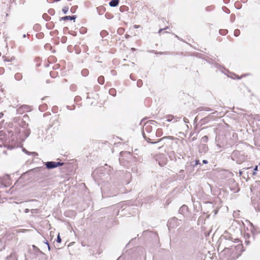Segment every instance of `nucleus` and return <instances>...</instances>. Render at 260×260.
I'll use <instances>...</instances> for the list:
<instances>
[{"label": "nucleus", "instance_id": "obj_9", "mask_svg": "<svg viewBox=\"0 0 260 260\" xmlns=\"http://www.w3.org/2000/svg\"><path fill=\"white\" fill-rule=\"evenodd\" d=\"M98 81L100 84H103L105 82L104 77L103 76H100L98 79Z\"/></svg>", "mask_w": 260, "mask_h": 260}, {"label": "nucleus", "instance_id": "obj_6", "mask_svg": "<svg viewBox=\"0 0 260 260\" xmlns=\"http://www.w3.org/2000/svg\"><path fill=\"white\" fill-rule=\"evenodd\" d=\"M131 156V154L129 153V152H122L121 153V157L119 158L120 159V161H122L123 158H122L123 156Z\"/></svg>", "mask_w": 260, "mask_h": 260}, {"label": "nucleus", "instance_id": "obj_14", "mask_svg": "<svg viewBox=\"0 0 260 260\" xmlns=\"http://www.w3.org/2000/svg\"><path fill=\"white\" fill-rule=\"evenodd\" d=\"M240 34V30L239 29H236L234 31V35L235 36H238Z\"/></svg>", "mask_w": 260, "mask_h": 260}, {"label": "nucleus", "instance_id": "obj_4", "mask_svg": "<svg viewBox=\"0 0 260 260\" xmlns=\"http://www.w3.org/2000/svg\"><path fill=\"white\" fill-rule=\"evenodd\" d=\"M75 18H76V17L75 16H66L61 18V19L63 20L64 21H67L68 20H74V19H75Z\"/></svg>", "mask_w": 260, "mask_h": 260}, {"label": "nucleus", "instance_id": "obj_24", "mask_svg": "<svg viewBox=\"0 0 260 260\" xmlns=\"http://www.w3.org/2000/svg\"><path fill=\"white\" fill-rule=\"evenodd\" d=\"M3 92V90L2 88V87L0 86V93Z\"/></svg>", "mask_w": 260, "mask_h": 260}, {"label": "nucleus", "instance_id": "obj_13", "mask_svg": "<svg viewBox=\"0 0 260 260\" xmlns=\"http://www.w3.org/2000/svg\"><path fill=\"white\" fill-rule=\"evenodd\" d=\"M162 133V129L160 128L157 129L156 131V135L157 136H161V134Z\"/></svg>", "mask_w": 260, "mask_h": 260}, {"label": "nucleus", "instance_id": "obj_12", "mask_svg": "<svg viewBox=\"0 0 260 260\" xmlns=\"http://www.w3.org/2000/svg\"><path fill=\"white\" fill-rule=\"evenodd\" d=\"M201 141L203 143H207L208 141V137L207 136H205L201 138Z\"/></svg>", "mask_w": 260, "mask_h": 260}, {"label": "nucleus", "instance_id": "obj_26", "mask_svg": "<svg viewBox=\"0 0 260 260\" xmlns=\"http://www.w3.org/2000/svg\"><path fill=\"white\" fill-rule=\"evenodd\" d=\"M223 31H224L225 32H226L227 31V30H223Z\"/></svg>", "mask_w": 260, "mask_h": 260}, {"label": "nucleus", "instance_id": "obj_22", "mask_svg": "<svg viewBox=\"0 0 260 260\" xmlns=\"http://www.w3.org/2000/svg\"><path fill=\"white\" fill-rule=\"evenodd\" d=\"M203 162L205 164H208V161L207 160H203Z\"/></svg>", "mask_w": 260, "mask_h": 260}, {"label": "nucleus", "instance_id": "obj_27", "mask_svg": "<svg viewBox=\"0 0 260 260\" xmlns=\"http://www.w3.org/2000/svg\"><path fill=\"white\" fill-rule=\"evenodd\" d=\"M259 11H260V8H259Z\"/></svg>", "mask_w": 260, "mask_h": 260}, {"label": "nucleus", "instance_id": "obj_18", "mask_svg": "<svg viewBox=\"0 0 260 260\" xmlns=\"http://www.w3.org/2000/svg\"><path fill=\"white\" fill-rule=\"evenodd\" d=\"M61 241V239L59 235H58V237H57V242L58 243H60Z\"/></svg>", "mask_w": 260, "mask_h": 260}, {"label": "nucleus", "instance_id": "obj_5", "mask_svg": "<svg viewBox=\"0 0 260 260\" xmlns=\"http://www.w3.org/2000/svg\"><path fill=\"white\" fill-rule=\"evenodd\" d=\"M119 4V0H112L110 3L109 5L111 7H116Z\"/></svg>", "mask_w": 260, "mask_h": 260}, {"label": "nucleus", "instance_id": "obj_3", "mask_svg": "<svg viewBox=\"0 0 260 260\" xmlns=\"http://www.w3.org/2000/svg\"><path fill=\"white\" fill-rule=\"evenodd\" d=\"M3 58L5 62H12L15 60L14 57L3 56Z\"/></svg>", "mask_w": 260, "mask_h": 260}, {"label": "nucleus", "instance_id": "obj_19", "mask_svg": "<svg viewBox=\"0 0 260 260\" xmlns=\"http://www.w3.org/2000/svg\"><path fill=\"white\" fill-rule=\"evenodd\" d=\"M38 212V209H32L31 210V213H37Z\"/></svg>", "mask_w": 260, "mask_h": 260}, {"label": "nucleus", "instance_id": "obj_21", "mask_svg": "<svg viewBox=\"0 0 260 260\" xmlns=\"http://www.w3.org/2000/svg\"><path fill=\"white\" fill-rule=\"evenodd\" d=\"M111 73L113 75H115L116 74V71L115 70H112L111 71Z\"/></svg>", "mask_w": 260, "mask_h": 260}, {"label": "nucleus", "instance_id": "obj_11", "mask_svg": "<svg viewBox=\"0 0 260 260\" xmlns=\"http://www.w3.org/2000/svg\"><path fill=\"white\" fill-rule=\"evenodd\" d=\"M15 78L17 80H20L22 79V76L21 73H16L15 75Z\"/></svg>", "mask_w": 260, "mask_h": 260}, {"label": "nucleus", "instance_id": "obj_8", "mask_svg": "<svg viewBox=\"0 0 260 260\" xmlns=\"http://www.w3.org/2000/svg\"><path fill=\"white\" fill-rule=\"evenodd\" d=\"M222 254L223 255H225L226 254H231V250L229 248H225L222 251Z\"/></svg>", "mask_w": 260, "mask_h": 260}, {"label": "nucleus", "instance_id": "obj_23", "mask_svg": "<svg viewBox=\"0 0 260 260\" xmlns=\"http://www.w3.org/2000/svg\"><path fill=\"white\" fill-rule=\"evenodd\" d=\"M167 28H168V27H165V28H164V29H159V32H160L161 31H162V30H164V29H167Z\"/></svg>", "mask_w": 260, "mask_h": 260}, {"label": "nucleus", "instance_id": "obj_2", "mask_svg": "<svg viewBox=\"0 0 260 260\" xmlns=\"http://www.w3.org/2000/svg\"><path fill=\"white\" fill-rule=\"evenodd\" d=\"M167 121L168 122H176L177 120L172 115H167L165 117Z\"/></svg>", "mask_w": 260, "mask_h": 260}, {"label": "nucleus", "instance_id": "obj_7", "mask_svg": "<svg viewBox=\"0 0 260 260\" xmlns=\"http://www.w3.org/2000/svg\"><path fill=\"white\" fill-rule=\"evenodd\" d=\"M7 258L8 260H17V256L15 253H11Z\"/></svg>", "mask_w": 260, "mask_h": 260}, {"label": "nucleus", "instance_id": "obj_15", "mask_svg": "<svg viewBox=\"0 0 260 260\" xmlns=\"http://www.w3.org/2000/svg\"><path fill=\"white\" fill-rule=\"evenodd\" d=\"M258 170V166H256L254 169V172H253L252 173V175H256V171H257Z\"/></svg>", "mask_w": 260, "mask_h": 260}, {"label": "nucleus", "instance_id": "obj_17", "mask_svg": "<svg viewBox=\"0 0 260 260\" xmlns=\"http://www.w3.org/2000/svg\"><path fill=\"white\" fill-rule=\"evenodd\" d=\"M166 138H168V139H171V140H172L173 139L172 136L164 137L162 138L159 139V141L162 140V139H166Z\"/></svg>", "mask_w": 260, "mask_h": 260}, {"label": "nucleus", "instance_id": "obj_10", "mask_svg": "<svg viewBox=\"0 0 260 260\" xmlns=\"http://www.w3.org/2000/svg\"><path fill=\"white\" fill-rule=\"evenodd\" d=\"M109 92L110 94H111V95H112L113 96H115L116 94V90L115 88H112L110 89Z\"/></svg>", "mask_w": 260, "mask_h": 260}, {"label": "nucleus", "instance_id": "obj_20", "mask_svg": "<svg viewBox=\"0 0 260 260\" xmlns=\"http://www.w3.org/2000/svg\"><path fill=\"white\" fill-rule=\"evenodd\" d=\"M200 164V160H196V165H199Z\"/></svg>", "mask_w": 260, "mask_h": 260}, {"label": "nucleus", "instance_id": "obj_25", "mask_svg": "<svg viewBox=\"0 0 260 260\" xmlns=\"http://www.w3.org/2000/svg\"><path fill=\"white\" fill-rule=\"evenodd\" d=\"M128 37H129V36L128 35H125V38H128Z\"/></svg>", "mask_w": 260, "mask_h": 260}, {"label": "nucleus", "instance_id": "obj_1", "mask_svg": "<svg viewBox=\"0 0 260 260\" xmlns=\"http://www.w3.org/2000/svg\"><path fill=\"white\" fill-rule=\"evenodd\" d=\"M63 165V163L54 161H48L45 164L46 168L48 169H53Z\"/></svg>", "mask_w": 260, "mask_h": 260}, {"label": "nucleus", "instance_id": "obj_16", "mask_svg": "<svg viewBox=\"0 0 260 260\" xmlns=\"http://www.w3.org/2000/svg\"><path fill=\"white\" fill-rule=\"evenodd\" d=\"M68 10H69V8L67 7H65L62 9V11L64 13H66L68 11Z\"/></svg>", "mask_w": 260, "mask_h": 260}]
</instances>
